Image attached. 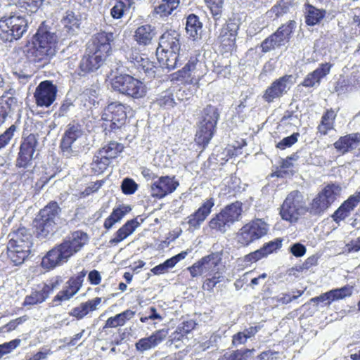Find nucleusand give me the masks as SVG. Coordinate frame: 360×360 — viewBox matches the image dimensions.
I'll return each mask as SVG.
<instances>
[{
	"instance_id": "obj_1",
	"label": "nucleus",
	"mask_w": 360,
	"mask_h": 360,
	"mask_svg": "<svg viewBox=\"0 0 360 360\" xmlns=\"http://www.w3.org/2000/svg\"><path fill=\"white\" fill-rule=\"evenodd\" d=\"M58 43L56 33L43 22L32 37L31 41H28L24 52L27 59L36 67L44 68L56 55Z\"/></svg>"
},
{
	"instance_id": "obj_2",
	"label": "nucleus",
	"mask_w": 360,
	"mask_h": 360,
	"mask_svg": "<svg viewBox=\"0 0 360 360\" xmlns=\"http://www.w3.org/2000/svg\"><path fill=\"white\" fill-rule=\"evenodd\" d=\"M88 234L82 231H73L63 241L49 250L41 261V266L51 270L67 263L68 260L89 243Z\"/></svg>"
},
{
	"instance_id": "obj_3",
	"label": "nucleus",
	"mask_w": 360,
	"mask_h": 360,
	"mask_svg": "<svg viewBox=\"0 0 360 360\" xmlns=\"http://www.w3.org/2000/svg\"><path fill=\"white\" fill-rule=\"evenodd\" d=\"M60 213L61 208L56 201L49 202L39 211L34 220L38 238H49L54 234L60 220Z\"/></svg>"
},
{
	"instance_id": "obj_4",
	"label": "nucleus",
	"mask_w": 360,
	"mask_h": 360,
	"mask_svg": "<svg viewBox=\"0 0 360 360\" xmlns=\"http://www.w3.org/2000/svg\"><path fill=\"white\" fill-rule=\"evenodd\" d=\"M110 86L114 91L133 99L142 98L147 93V87L142 81L118 70L110 79Z\"/></svg>"
},
{
	"instance_id": "obj_5",
	"label": "nucleus",
	"mask_w": 360,
	"mask_h": 360,
	"mask_svg": "<svg viewBox=\"0 0 360 360\" xmlns=\"http://www.w3.org/2000/svg\"><path fill=\"white\" fill-rule=\"evenodd\" d=\"M219 117L220 112L215 106L208 105L202 110L195 134L198 144L205 147L210 143L216 131Z\"/></svg>"
},
{
	"instance_id": "obj_6",
	"label": "nucleus",
	"mask_w": 360,
	"mask_h": 360,
	"mask_svg": "<svg viewBox=\"0 0 360 360\" xmlns=\"http://www.w3.org/2000/svg\"><path fill=\"white\" fill-rule=\"evenodd\" d=\"M28 20L21 15L4 16L0 19V40L13 43L20 39L27 31Z\"/></svg>"
},
{
	"instance_id": "obj_7",
	"label": "nucleus",
	"mask_w": 360,
	"mask_h": 360,
	"mask_svg": "<svg viewBox=\"0 0 360 360\" xmlns=\"http://www.w3.org/2000/svg\"><path fill=\"white\" fill-rule=\"evenodd\" d=\"M242 212V203L236 201L226 205L219 213L213 215L208 222L210 229L225 233L231 226L239 220Z\"/></svg>"
},
{
	"instance_id": "obj_8",
	"label": "nucleus",
	"mask_w": 360,
	"mask_h": 360,
	"mask_svg": "<svg viewBox=\"0 0 360 360\" xmlns=\"http://www.w3.org/2000/svg\"><path fill=\"white\" fill-rule=\"evenodd\" d=\"M341 188L331 184L326 186L307 206V212L311 216H321L336 200Z\"/></svg>"
},
{
	"instance_id": "obj_9",
	"label": "nucleus",
	"mask_w": 360,
	"mask_h": 360,
	"mask_svg": "<svg viewBox=\"0 0 360 360\" xmlns=\"http://www.w3.org/2000/svg\"><path fill=\"white\" fill-rule=\"evenodd\" d=\"M104 131H115L124 126L127 120V106L119 101L109 103L103 110Z\"/></svg>"
},
{
	"instance_id": "obj_10",
	"label": "nucleus",
	"mask_w": 360,
	"mask_h": 360,
	"mask_svg": "<svg viewBox=\"0 0 360 360\" xmlns=\"http://www.w3.org/2000/svg\"><path fill=\"white\" fill-rule=\"evenodd\" d=\"M307 212V206L303 194L299 191H292L286 197L281 207L280 214L283 219L296 222L300 216Z\"/></svg>"
},
{
	"instance_id": "obj_11",
	"label": "nucleus",
	"mask_w": 360,
	"mask_h": 360,
	"mask_svg": "<svg viewBox=\"0 0 360 360\" xmlns=\"http://www.w3.org/2000/svg\"><path fill=\"white\" fill-rule=\"evenodd\" d=\"M82 136L83 131L80 125H68L60 146L63 156L70 158L79 155L80 148L77 146V143Z\"/></svg>"
},
{
	"instance_id": "obj_12",
	"label": "nucleus",
	"mask_w": 360,
	"mask_h": 360,
	"mask_svg": "<svg viewBox=\"0 0 360 360\" xmlns=\"http://www.w3.org/2000/svg\"><path fill=\"white\" fill-rule=\"evenodd\" d=\"M268 231L267 224L262 219H257L244 225L237 234L238 243L248 246L265 236Z\"/></svg>"
},
{
	"instance_id": "obj_13",
	"label": "nucleus",
	"mask_w": 360,
	"mask_h": 360,
	"mask_svg": "<svg viewBox=\"0 0 360 360\" xmlns=\"http://www.w3.org/2000/svg\"><path fill=\"white\" fill-rule=\"evenodd\" d=\"M117 37V34L111 31L99 32L91 37L86 45V49L99 56H104V58L107 59Z\"/></svg>"
},
{
	"instance_id": "obj_14",
	"label": "nucleus",
	"mask_w": 360,
	"mask_h": 360,
	"mask_svg": "<svg viewBox=\"0 0 360 360\" xmlns=\"http://www.w3.org/2000/svg\"><path fill=\"white\" fill-rule=\"evenodd\" d=\"M37 145L38 139L37 135L30 134L27 136L22 137L15 161L17 167L25 169L32 165Z\"/></svg>"
},
{
	"instance_id": "obj_15",
	"label": "nucleus",
	"mask_w": 360,
	"mask_h": 360,
	"mask_svg": "<svg viewBox=\"0 0 360 360\" xmlns=\"http://www.w3.org/2000/svg\"><path fill=\"white\" fill-rule=\"evenodd\" d=\"M295 83L292 75H285L275 79L265 90L262 98L267 103H272L286 94Z\"/></svg>"
},
{
	"instance_id": "obj_16",
	"label": "nucleus",
	"mask_w": 360,
	"mask_h": 360,
	"mask_svg": "<svg viewBox=\"0 0 360 360\" xmlns=\"http://www.w3.org/2000/svg\"><path fill=\"white\" fill-rule=\"evenodd\" d=\"M107 59L86 49L80 59L75 73L79 77H86L96 72L105 63Z\"/></svg>"
},
{
	"instance_id": "obj_17",
	"label": "nucleus",
	"mask_w": 360,
	"mask_h": 360,
	"mask_svg": "<svg viewBox=\"0 0 360 360\" xmlns=\"http://www.w3.org/2000/svg\"><path fill=\"white\" fill-rule=\"evenodd\" d=\"M179 186L174 176H161L150 185V195L153 198L162 199L176 191Z\"/></svg>"
},
{
	"instance_id": "obj_18",
	"label": "nucleus",
	"mask_w": 360,
	"mask_h": 360,
	"mask_svg": "<svg viewBox=\"0 0 360 360\" xmlns=\"http://www.w3.org/2000/svg\"><path fill=\"white\" fill-rule=\"evenodd\" d=\"M58 89L51 81L44 80L37 86L34 97L39 107H49L56 100Z\"/></svg>"
},
{
	"instance_id": "obj_19",
	"label": "nucleus",
	"mask_w": 360,
	"mask_h": 360,
	"mask_svg": "<svg viewBox=\"0 0 360 360\" xmlns=\"http://www.w3.org/2000/svg\"><path fill=\"white\" fill-rule=\"evenodd\" d=\"M180 34L174 30L165 32L159 38L156 55L158 56L160 52L180 51Z\"/></svg>"
},
{
	"instance_id": "obj_20",
	"label": "nucleus",
	"mask_w": 360,
	"mask_h": 360,
	"mask_svg": "<svg viewBox=\"0 0 360 360\" xmlns=\"http://www.w3.org/2000/svg\"><path fill=\"white\" fill-rule=\"evenodd\" d=\"M214 204L213 198L207 199L197 210L187 217L186 222L189 227L194 230L199 229L201 224L211 213Z\"/></svg>"
},
{
	"instance_id": "obj_21",
	"label": "nucleus",
	"mask_w": 360,
	"mask_h": 360,
	"mask_svg": "<svg viewBox=\"0 0 360 360\" xmlns=\"http://www.w3.org/2000/svg\"><path fill=\"white\" fill-rule=\"evenodd\" d=\"M168 333V329L158 330L150 336L139 340L135 343L136 349L141 353H143L146 351L155 348L166 339Z\"/></svg>"
},
{
	"instance_id": "obj_22",
	"label": "nucleus",
	"mask_w": 360,
	"mask_h": 360,
	"mask_svg": "<svg viewBox=\"0 0 360 360\" xmlns=\"http://www.w3.org/2000/svg\"><path fill=\"white\" fill-rule=\"evenodd\" d=\"M333 66V64L330 63H320L316 69L305 77L301 85L307 88H317L321 79L330 73Z\"/></svg>"
},
{
	"instance_id": "obj_23",
	"label": "nucleus",
	"mask_w": 360,
	"mask_h": 360,
	"mask_svg": "<svg viewBox=\"0 0 360 360\" xmlns=\"http://www.w3.org/2000/svg\"><path fill=\"white\" fill-rule=\"evenodd\" d=\"M282 238H277L264 243L259 250L246 255L244 257V262L247 264L252 263L267 257L269 255L273 253L277 250H279L282 246Z\"/></svg>"
},
{
	"instance_id": "obj_24",
	"label": "nucleus",
	"mask_w": 360,
	"mask_h": 360,
	"mask_svg": "<svg viewBox=\"0 0 360 360\" xmlns=\"http://www.w3.org/2000/svg\"><path fill=\"white\" fill-rule=\"evenodd\" d=\"M353 287L345 285L340 288L330 290L318 297L311 299V302L314 303L325 302V304H330L332 302L342 300L346 297L352 295Z\"/></svg>"
},
{
	"instance_id": "obj_25",
	"label": "nucleus",
	"mask_w": 360,
	"mask_h": 360,
	"mask_svg": "<svg viewBox=\"0 0 360 360\" xmlns=\"http://www.w3.org/2000/svg\"><path fill=\"white\" fill-rule=\"evenodd\" d=\"M359 202L360 192H356L354 194L350 195L335 211V212L331 216L333 220L338 224L340 221L345 220L350 215L351 212L354 210V208L359 205Z\"/></svg>"
},
{
	"instance_id": "obj_26",
	"label": "nucleus",
	"mask_w": 360,
	"mask_h": 360,
	"mask_svg": "<svg viewBox=\"0 0 360 360\" xmlns=\"http://www.w3.org/2000/svg\"><path fill=\"white\" fill-rule=\"evenodd\" d=\"M14 90L11 89L0 97V127L6 122L10 113L18 107V98L13 96Z\"/></svg>"
},
{
	"instance_id": "obj_27",
	"label": "nucleus",
	"mask_w": 360,
	"mask_h": 360,
	"mask_svg": "<svg viewBox=\"0 0 360 360\" xmlns=\"http://www.w3.org/2000/svg\"><path fill=\"white\" fill-rule=\"evenodd\" d=\"M9 236L11 237L8 244L10 248L32 249L33 245L32 236L26 228L20 227L9 234Z\"/></svg>"
},
{
	"instance_id": "obj_28",
	"label": "nucleus",
	"mask_w": 360,
	"mask_h": 360,
	"mask_svg": "<svg viewBox=\"0 0 360 360\" xmlns=\"http://www.w3.org/2000/svg\"><path fill=\"white\" fill-rule=\"evenodd\" d=\"M360 142V134H349L339 138L334 143L337 152L345 155L357 147Z\"/></svg>"
},
{
	"instance_id": "obj_29",
	"label": "nucleus",
	"mask_w": 360,
	"mask_h": 360,
	"mask_svg": "<svg viewBox=\"0 0 360 360\" xmlns=\"http://www.w3.org/2000/svg\"><path fill=\"white\" fill-rule=\"evenodd\" d=\"M156 34V29L154 26L150 24H145L139 26L136 29L134 39L139 46H147L152 44Z\"/></svg>"
},
{
	"instance_id": "obj_30",
	"label": "nucleus",
	"mask_w": 360,
	"mask_h": 360,
	"mask_svg": "<svg viewBox=\"0 0 360 360\" xmlns=\"http://www.w3.org/2000/svg\"><path fill=\"white\" fill-rule=\"evenodd\" d=\"M63 32L69 36L77 35L81 30L82 18L79 14L72 11H67L62 19Z\"/></svg>"
},
{
	"instance_id": "obj_31",
	"label": "nucleus",
	"mask_w": 360,
	"mask_h": 360,
	"mask_svg": "<svg viewBox=\"0 0 360 360\" xmlns=\"http://www.w3.org/2000/svg\"><path fill=\"white\" fill-rule=\"evenodd\" d=\"M140 224L141 222L138 221L137 218L128 220L115 233L114 238L109 240V244L110 245H115L123 241L128 236L131 235Z\"/></svg>"
},
{
	"instance_id": "obj_32",
	"label": "nucleus",
	"mask_w": 360,
	"mask_h": 360,
	"mask_svg": "<svg viewBox=\"0 0 360 360\" xmlns=\"http://www.w3.org/2000/svg\"><path fill=\"white\" fill-rule=\"evenodd\" d=\"M238 29V22L234 20H229L221 30L219 38L221 42L226 46H233Z\"/></svg>"
},
{
	"instance_id": "obj_33",
	"label": "nucleus",
	"mask_w": 360,
	"mask_h": 360,
	"mask_svg": "<svg viewBox=\"0 0 360 360\" xmlns=\"http://www.w3.org/2000/svg\"><path fill=\"white\" fill-rule=\"evenodd\" d=\"M101 302V297H96L85 302L81 303L79 307H75L70 312V315L77 319H83L90 311L97 309V306Z\"/></svg>"
},
{
	"instance_id": "obj_34",
	"label": "nucleus",
	"mask_w": 360,
	"mask_h": 360,
	"mask_svg": "<svg viewBox=\"0 0 360 360\" xmlns=\"http://www.w3.org/2000/svg\"><path fill=\"white\" fill-rule=\"evenodd\" d=\"M131 210L130 205H120L114 208L110 216H108L103 224L106 230H110L117 222H119Z\"/></svg>"
},
{
	"instance_id": "obj_35",
	"label": "nucleus",
	"mask_w": 360,
	"mask_h": 360,
	"mask_svg": "<svg viewBox=\"0 0 360 360\" xmlns=\"http://www.w3.org/2000/svg\"><path fill=\"white\" fill-rule=\"evenodd\" d=\"M202 29V23L199 17L194 13H191L186 17V31L189 37L195 40L200 36Z\"/></svg>"
},
{
	"instance_id": "obj_36",
	"label": "nucleus",
	"mask_w": 360,
	"mask_h": 360,
	"mask_svg": "<svg viewBox=\"0 0 360 360\" xmlns=\"http://www.w3.org/2000/svg\"><path fill=\"white\" fill-rule=\"evenodd\" d=\"M163 53L165 54V58L160 57L158 55L157 56L158 59L160 63L162 61V65L169 70L176 68L179 65H181L186 59V57H184L180 51H168Z\"/></svg>"
},
{
	"instance_id": "obj_37",
	"label": "nucleus",
	"mask_w": 360,
	"mask_h": 360,
	"mask_svg": "<svg viewBox=\"0 0 360 360\" xmlns=\"http://www.w3.org/2000/svg\"><path fill=\"white\" fill-rule=\"evenodd\" d=\"M326 13V10L317 8L307 4H306L305 22L309 26L318 25L323 19Z\"/></svg>"
},
{
	"instance_id": "obj_38",
	"label": "nucleus",
	"mask_w": 360,
	"mask_h": 360,
	"mask_svg": "<svg viewBox=\"0 0 360 360\" xmlns=\"http://www.w3.org/2000/svg\"><path fill=\"white\" fill-rule=\"evenodd\" d=\"M135 315V311L131 309H127L114 316L108 318L105 322L103 330L108 328H115L124 326L127 321L130 320Z\"/></svg>"
},
{
	"instance_id": "obj_39",
	"label": "nucleus",
	"mask_w": 360,
	"mask_h": 360,
	"mask_svg": "<svg viewBox=\"0 0 360 360\" xmlns=\"http://www.w3.org/2000/svg\"><path fill=\"white\" fill-rule=\"evenodd\" d=\"M210 8L215 26L225 21L223 18L224 0H205Z\"/></svg>"
},
{
	"instance_id": "obj_40",
	"label": "nucleus",
	"mask_w": 360,
	"mask_h": 360,
	"mask_svg": "<svg viewBox=\"0 0 360 360\" xmlns=\"http://www.w3.org/2000/svg\"><path fill=\"white\" fill-rule=\"evenodd\" d=\"M179 0H160L154 7V13L161 18L167 17L179 7Z\"/></svg>"
},
{
	"instance_id": "obj_41",
	"label": "nucleus",
	"mask_w": 360,
	"mask_h": 360,
	"mask_svg": "<svg viewBox=\"0 0 360 360\" xmlns=\"http://www.w3.org/2000/svg\"><path fill=\"white\" fill-rule=\"evenodd\" d=\"M157 63L152 61L149 58L144 57L136 67L140 74H143L148 79L155 78L159 71Z\"/></svg>"
},
{
	"instance_id": "obj_42",
	"label": "nucleus",
	"mask_w": 360,
	"mask_h": 360,
	"mask_svg": "<svg viewBox=\"0 0 360 360\" xmlns=\"http://www.w3.org/2000/svg\"><path fill=\"white\" fill-rule=\"evenodd\" d=\"M220 261L221 257L217 253H212L201 258L205 274L207 273V276H211L212 273L219 271Z\"/></svg>"
},
{
	"instance_id": "obj_43",
	"label": "nucleus",
	"mask_w": 360,
	"mask_h": 360,
	"mask_svg": "<svg viewBox=\"0 0 360 360\" xmlns=\"http://www.w3.org/2000/svg\"><path fill=\"white\" fill-rule=\"evenodd\" d=\"M124 150V146L117 141H110L108 144L103 146L98 151L112 162V160L116 158Z\"/></svg>"
},
{
	"instance_id": "obj_44",
	"label": "nucleus",
	"mask_w": 360,
	"mask_h": 360,
	"mask_svg": "<svg viewBox=\"0 0 360 360\" xmlns=\"http://www.w3.org/2000/svg\"><path fill=\"white\" fill-rule=\"evenodd\" d=\"M295 27L296 22L294 20H290L287 23L281 25L274 33L285 46L289 42L291 38V34L295 29Z\"/></svg>"
},
{
	"instance_id": "obj_45",
	"label": "nucleus",
	"mask_w": 360,
	"mask_h": 360,
	"mask_svg": "<svg viewBox=\"0 0 360 360\" xmlns=\"http://www.w3.org/2000/svg\"><path fill=\"white\" fill-rule=\"evenodd\" d=\"M111 162L98 151L94 155L91 163V171L96 174L103 173L110 165Z\"/></svg>"
},
{
	"instance_id": "obj_46",
	"label": "nucleus",
	"mask_w": 360,
	"mask_h": 360,
	"mask_svg": "<svg viewBox=\"0 0 360 360\" xmlns=\"http://www.w3.org/2000/svg\"><path fill=\"white\" fill-rule=\"evenodd\" d=\"M255 352L254 349H237L231 352H226L219 359V360H249Z\"/></svg>"
},
{
	"instance_id": "obj_47",
	"label": "nucleus",
	"mask_w": 360,
	"mask_h": 360,
	"mask_svg": "<svg viewBox=\"0 0 360 360\" xmlns=\"http://www.w3.org/2000/svg\"><path fill=\"white\" fill-rule=\"evenodd\" d=\"M156 103L165 109L173 108L176 104L174 98V89H167L161 93L157 98Z\"/></svg>"
},
{
	"instance_id": "obj_48",
	"label": "nucleus",
	"mask_w": 360,
	"mask_h": 360,
	"mask_svg": "<svg viewBox=\"0 0 360 360\" xmlns=\"http://www.w3.org/2000/svg\"><path fill=\"white\" fill-rule=\"evenodd\" d=\"M49 297L46 290L42 287L39 290L32 291L30 295L25 298L23 305H34L44 302Z\"/></svg>"
},
{
	"instance_id": "obj_49",
	"label": "nucleus",
	"mask_w": 360,
	"mask_h": 360,
	"mask_svg": "<svg viewBox=\"0 0 360 360\" xmlns=\"http://www.w3.org/2000/svg\"><path fill=\"white\" fill-rule=\"evenodd\" d=\"M291 4L288 1L280 0L268 12L267 15L270 18H278L288 13L290 11Z\"/></svg>"
},
{
	"instance_id": "obj_50",
	"label": "nucleus",
	"mask_w": 360,
	"mask_h": 360,
	"mask_svg": "<svg viewBox=\"0 0 360 360\" xmlns=\"http://www.w3.org/2000/svg\"><path fill=\"white\" fill-rule=\"evenodd\" d=\"M284 46L283 43L278 39L274 33L266 37L260 44L262 52L264 53L270 52L276 49H279Z\"/></svg>"
},
{
	"instance_id": "obj_51",
	"label": "nucleus",
	"mask_w": 360,
	"mask_h": 360,
	"mask_svg": "<svg viewBox=\"0 0 360 360\" xmlns=\"http://www.w3.org/2000/svg\"><path fill=\"white\" fill-rule=\"evenodd\" d=\"M10 251V257L16 264L22 263L31 254L32 249L23 248H10L8 246Z\"/></svg>"
},
{
	"instance_id": "obj_52",
	"label": "nucleus",
	"mask_w": 360,
	"mask_h": 360,
	"mask_svg": "<svg viewBox=\"0 0 360 360\" xmlns=\"http://www.w3.org/2000/svg\"><path fill=\"white\" fill-rule=\"evenodd\" d=\"M131 5H129L124 0H116L115 4L110 9V16L114 20L121 19Z\"/></svg>"
},
{
	"instance_id": "obj_53",
	"label": "nucleus",
	"mask_w": 360,
	"mask_h": 360,
	"mask_svg": "<svg viewBox=\"0 0 360 360\" xmlns=\"http://www.w3.org/2000/svg\"><path fill=\"white\" fill-rule=\"evenodd\" d=\"M198 62V60L196 57H191L185 66L176 73L177 75L176 79L185 80L186 78L190 77L191 76V72L196 69Z\"/></svg>"
},
{
	"instance_id": "obj_54",
	"label": "nucleus",
	"mask_w": 360,
	"mask_h": 360,
	"mask_svg": "<svg viewBox=\"0 0 360 360\" xmlns=\"http://www.w3.org/2000/svg\"><path fill=\"white\" fill-rule=\"evenodd\" d=\"M17 126L11 124L3 133L0 134V151L4 149L11 142L16 131Z\"/></svg>"
},
{
	"instance_id": "obj_55",
	"label": "nucleus",
	"mask_w": 360,
	"mask_h": 360,
	"mask_svg": "<svg viewBox=\"0 0 360 360\" xmlns=\"http://www.w3.org/2000/svg\"><path fill=\"white\" fill-rule=\"evenodd\" d=\"M21 340L20 339H13L9 342H4L0 345V359H1L5 355L11 353L15 350L20 344Z\"/></svg>"
},
{
	"instance_id": "obj_56",
	"label": "nucleus",
	"mask_w": 360,
	"mask_h": 360,
	"mask_svg": "<svg viewBox=\"0 0 360 360\" xmlns=\"http://www.w3.org/2000/svg\"><path fill=\"white\" fill-rule=\"evenodd\" d=\"M210 276L203 283V288L208 291H212L217 284L221 282L224 279V276L219 271L212 273Z\"/></svg>"
},
{
	"instance_id": "obj_57",
	"label": "nucleus",
	"mask_w": 360,
	"mask_h": 360,
	"mask_svg": "<svg viewBox=\"0 0 360 360\" xmlns=\"http://www.w3.org/2000/svg\"><path fill=\"white\" fill-rule=\"evenodd\" d=\"M300 136V133L295 132L288 136L284 137L276 143V147L280 150H285L290 148L297 142Z\"/></svg>"
},
{
	"instance_id": "obj_58",
	"label": "nucleus",
	"mask_w": 360,
	"mask_h": 360,
	"mask_svg": "<svg viewBox=\"0 0 360 360\" xmlns=\"http://www.w3.org/2000/svg\"><path fill=\"white\" fill-rule=\"evenodd\" d=\"M138 184L134 179L129 177L124 178L121 184V189L125 195H132L138 189Z\"/></svg>"
},
{
	"instance_id": "obj_59",
	"label": "nucleus",
	"mask_w": 360,
	"mask_h": 360,
	"mask_svg": "<svg viewBox=\"0 0 360 360\" xmlns=\"http://www.w3.org/2000/svg\"><path fill=\"white\" fill-rule=\"evenodd\" d=\"M44 0H19L20 7L25 8L30 13H35L38 11Z\"/></svg>"
},
{
	"instance_id": "obj_60",
	"label": "nucleus",
	"mask_w": 360,
	"mask_h": 360,
	"mask_svg": "<svg viewBox=\"0 0 360 360\" xmlns=\"http://www.w3.org/2000/svg\"><path fill=\"white\" fill-rule=\"evenodd\" d=\"M195 326L196 323L192 319L184 321L179 324L176 329V333L181 336H184L193 330Z\"/></svg>"
},
{
	"instance_id": "obj_61",
	"label": "nucleus",
	"mask_w": 360,
	"mask_h": 360,
	"mask_svg": "<svg viewBox=\"0 0 360 360\" xmlns=\"http://www.w3.org/2000/svg\"><path fill=\"white\" fill-rule=\"evenodd\" d=\"M190 252L189 250L182 251L180 253L166 259L164 264L167 269L173 268L179 262L184 259Z\"/></svg>"
},
{
	"instance_id": "obj_62",
	"label": "nucleus",
	"mask_w": 360,
	"mask_h": 360,
	"mask_svg": "<svg viewBox=\"0 0 360 360\" xmlns=\"http://www.w3.org/2000/svg\"><path fill=\"white\" fill-rule=\"evenodd\" d=\"M75 295H76L70 288L67 285L65 289L60 290L53 300V302H60L63 301L69 300Z\"/></svg>"
},
{
	"instance_id": "obj_63",
	"label": "nucleus",
	"mask_w": 360,
	"mask_h": 360,
	"mask_svg": "<svg viewBox=\"0 0 360 360\" xmlns=\"http://www.w3.org/2000/svg\"><path fill=\"white\" fill-rule=\"evenodd\" d=\"M127 60L133 64L136 68L141 63V60L144 58L143 55L140 54L136 49L129 50L126 55Z\"/></svg>"
},
{
	"instance_id": "obj_64",
	"label": "nucleus",
	"mask_w": 360,
	"mask_h": 360,
	"mask_svg": "<svg viewBox=\"0 0 360 360\" xmlns=\"http://www.w3.org/2000/svg\"><path fill=\"white\" fill-rule=\"evenodd\" d=\"M306 251V247L300 243H295L290 247V252L296 257L304 256Z\"/></svg>"
}]
</instances>
